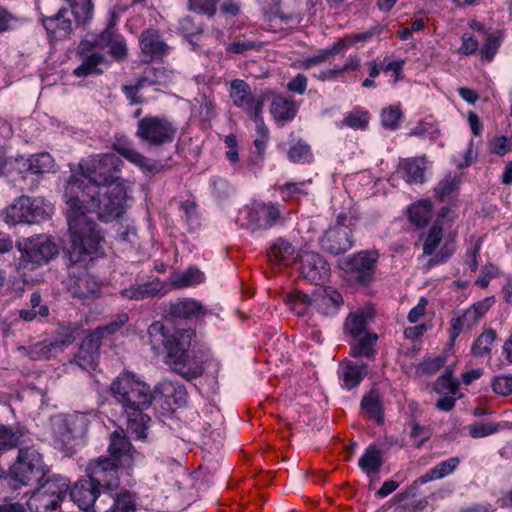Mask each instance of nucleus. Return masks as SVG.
<instances>
[{
	"instance_id": "c85d7f7f",
	"label": "nucleus",
	"mask_w": 512,
	"mask_h": 512,
	"mask_svg": "<svg viewBox=\"0 0 512 512\" xmlns=\"http://www.w3.org/2000/svg\"><path fill=\"white\" fill-rule=\"evenodd\" d=\"M15 164H17L20 172L41 174L48 172L53 167V159L49 153H40L32 155L28 159H24L23 157L16 158Z\"/></svg>"
},
{
	"instance_id": "473e14b6",
	"label": "nucleus",
	"mask_w": 512,
	"mask_h": 512,
	"mask_svg": "<svg viewBox=\"0 0 512 512\" xmlns=\"http://www.w3.org/2000/svg\"><path fill=\"white\" fill-rule=\"evenodd\" d=\"M163 288V283L159 279H155L142 285L123 289L121 295L126 299L141 300L159 294Z\"/></svg>"
},
{
	"instance_id": "f257e3e1",
	"label": "nucleus",
	"mask_w": 512,
	"mask_h": 512,
	"mask_svg": "<svg viewBox=\"0 0 512 512\" xmlns=\"http://www.w3.org/2000/svg\"><path fill=\"white\" fill-rule=\"evenodd\" d=\"M124 162L114 153L92 154L79 163L80 175L71 176L64 190L67 204L66 218L69 226L71 247L70 260L81 262L85 256L97 252L103 240L96 223L89 220L79 206L80 193L98 187L126 183L120 176Z\"/></svg>"
},
{
	"instance_id": "7ed1b4c3",
	"label": "nucleus",
	"mask_w": 512,
	"mask_h": 512,
	"mask_svg": "<svg viewBox=\"0 0 512 512\" xmlns=\"http://www.w3.org/2000/svg\"><path fill=\"white\" fill-rule=\"evenodd\" d=\"M160 332L163 336V345L167 350L168 363L174 372L190 381L201 376L204 372V365L197 356L189 353L195 331L191 328L176 329L171 335H166L163 324L153 323L149 333Z\"/></svg>"
},
{
	"instance_id": "c9c22d12",
	"label": "nucleus",
	"mask_w": 512,
	"mask_h": 512,
	"mask_svg": "<svg viewBox=\"0 0 512 512\" xmlns=\"http://www.w3.org/2000/svg\"><path fill=\"white\" fill-rule=\"evenodd\" d=\"M382 451L375 445H370L359 459V467L368 476L378 473L383 465Z\"/></svg>"
},
{
	"instance_id": "7c9ffc66",
	"label": "nucleus",
	"mask_w": 512,
	"mask_h": 512,
	"mask_svg": "<svg viewBox=\"0 0 512 512\" xmlns=\"http://www.w3.org/2000/svg\"><path fill=\"white\" fill-rule=\"evenodd\" d=\"M68 290L74 297L87 298L99 290V285L91 275L83 273L70 279Z\"/></svg>"
},
{
	"instance_id": "338daca9",
	"label": "nucleus",
	"mask_w": 512,
	"mask_h": 512,
	"mask_svg": "<svg viewBox=\"0 0 512 512\" xmlns=\"http://www.w3.org/2000/svg\"><path fill=\"white\" fill-rule=\"evenodd\" d=\"M256 47V43L253 41H249L242 38L235 39L232 43L229 44L227 47V51L235 53V54H241L246 51L252 50Z\"/></svg>"
},
{
	"instance_id": "bb28decb",
	"label": "nucleus",
	"mask_w": 512,
	"mask_h": 512,
	"mask_svg": "<svg viewBox=\"0 0 512 512\" xmlns=\"http://www.w3.org/2000/svg\"><path fill=\"white\" fill-rule=\"evenodd\" d=\"M97 45L100 48H109V54L117 61L126 59L128 48L125 38L116 33L112 26H108L98 37Z\"/></svg>"
},
{
	"instance_id": "6ab92c4d",
	"label": "nucleus",
	"mask_w": 512,
	"mask_h": 512,
	"mask_svg": "<svg viewBox=\"0 0 512 512\" xmlns=\"http://www.w3.org/2000/svg\"><path fill=\"white\" fill-rule=\"evenodd\" d=\"M320 244L323 250L332 255L343 254L353 247L352 229L349 227L330 228L320 239Z\"/></svg>"
},
{
	"instance_id": "680f3d73",
	"label": "nucleus",
	"mask_w": 512,
	"mask_h": 512,
	"mask_svg": "<svg viewBox=\"0 0 512 512\" xmlns=\"http://www.w3.org/2000/svg\"><path fill=\"white\" fill-rule=\"evenodd\" d=\"M410 437L414 440V445L419 448L431 437V430L427 426L414 423L411 429Z\"/></svg>"
},
{
	"instance_id": "864d4df0",
	"label": "nucleus",
	"mask_w": 512,
	"mask_h": 512,
	"mask_svg": "<svg viewBox=\"0 0 512 512\" xmlns=\"http://www.w3.org/2000/svg\"><path fill=\"white\" fill-rule=\"evenodd\" d=\"M369 122V114L363 110H354L348 113L343 121L342 125L348 126L352 129H365Z\"/></svg>"
},
{
	"instance_id": "1a4fd4ad",
	"label": "nucleus",
	"mask_w": 512,
	"mask_h": 512,
	"mask_svg": "<svg viewBox=\"0 0 512 512\" xmlns=\"http://www.w3.org/2000/svg\"><path fill=\"white\" fill-rule=\"evenodd\" d=\"M271 94L270 89L252 92L249 84L241 79H235L230 84L229 96L233 104L249 117L263 113L264 104Z\"/></svg>"
},
{
	"instance_id": "bf43d9fd",
	"label": "nucleus",
	"mask_w": 512,
	"mask_h": 512,
	"mask_svg": "<svg viewBox=\"0 0 512 512\" xmlns=\"http://www.w3.org/2000/svg\"><path fill=\"white\" fill-rule=\"evenodd\" d=\"M446 357L439 355L435 358H428L420 363L418 370L423 374H434L444 367Z\"/></svg>"
},
{
	"instance_id": "b1692460",
	"label": "nucleus",
	"mask_w": 512,
	"mask_h": 512,
	"mask_svg": "<svg viewBox=\"0 0 512 512\" xmlns=\"http://www.w3.org/2000/svg\"><path fill=\"white\" fill-rule=\"evenodd\" d=\"M139 45L145 62L156 60L167 54L169 47L156 29H146L139 37Z\"/></svg>"
},
{
	"instance_id": "49530a36",
	"label": "nucleus",
	"mask_w": 512,
	"mask_h": 512,
	"mask_svg": "<svg viewBox=\"0 0 512 512\" xmlns=\"http://www.w3.org/2000/svg\"><path fill=\"white\" fill-rule=\"evenodd\" d=\"M104 61V57L101 53L95 52L85 57L82 63L74 70V74L77 77H86L92 74L102 73L98 66Z\"/></svg>"
},
{
	"instance_id": "f3484780",
	"label": "nucleus",
	"mask_w": 512,
	"mask_h": 512,
	"mask_svg": "<svg viewBox=\"0 0 512 512\" xmlns=\"http://www.w3.org/2000/svg\"><path fill=\"white\" fill-rule=\"evenodd\" d=\"M248 225L253 230H267L280 218L278 206L273 203H252L247 207Z\"/></svg>"
},
{
	"instance_id": "4468645a",
	"label": "nucleus",
	"mask_w": 512,
	"mask_h": 512,
	"mask_svg": "<svg viewBox=\"0 0 512 512\" xmlns=\"http://www.w3.org/2000/svg\"><path fill=\"white\" fill-rule=\"evenodd\" d=\"M379 254L376 250H365L354 254L348 261L351 277L362 285L372 282Z\"/></svg>"
},
{
	"instance_id": "774afa93",
	"label": "nucleus",
	"mask_w": 512,
	"mask_h": 512,
	"mask_svg": "<svg viewBox=\"0 0 512 512\" xmlns=\"http://www.w3.org/2000/svg\"><path fill=\"white\" fill-rule=\"evenodd\" d=\"M498 47V40L494 37H488L483 47L481 48L482 59L491 61L496 54Z\"/></svg>"
},
{
	"instance_id": "9d476101",
	"label": "nucleus",
	"mask_w": 512,
	"mask_h": 512,
	"mask_svg": "<svg viewBox=\"0 0 512 512\" xmlns=\"http://www.w3.org/2000/svg\"><path fill=\"white\" fill-rule=\"evenodd\" d=\"M88 427L89 419L86 414L60 415L53 419V436L57 442L66 446L74 440L82 438L88 431Z\"/></svg>"
},
{
	"instance_id": "393cba45",
	"label": "nucleus",
	"mask_w": 512,
	"mask_h": 512,
	"mask_svg": "<svg viewBox=\"0 0 512 512\" xmlns=\"http://www.w3.org/2000/svg\"><path fill=\"white\" fill-rule=\"evenodd\" d=\"M101 342L97 334L87 335L75 355V363L83 370H95L99 357Z\"/></svg>"
},
{
	"instance_id": "aec40b11",
	"label": "nucleus",
	"mask_w": 512,
	"mask_h": 512,
	"mask_svg": "<svg viewBox=\"0 0 512 512\" xmlns=\"http://www.w3.org/2000/svg\"><path fill=\"white\" fill-rule=\"evenodd\" d=\"M43 26L53 40H64L73 32V21L68 8H61L54 16L44 17Z\"/></svg>"
},
{
	"instance_id": "a211bd4d",
	"label": "nucleus",
	"mask_w": 512,
	"mask_h": 512,
	"mask_svg": "<svg viewBox=\"0 0 512 512\" xmlns=\"http://www.w3.org/2000/svg\"><path fill=\"white\" fill-rule=\"evenodd\" d=\"M74 339L72 332H69L62 339H55L52 342H37L30 346H19L18 350L30 360H48L55 352L63 351Z\"/></svg>"
},
{
	"instance_id": "dca6fc26",
	"label": "nucleus",
	"mask_w": 512,
	"mask_h": 512,
	"mask_svg": "<svg viewBox=\"0 0 512 512\" xmlns=\"http://www.w3.org/2000/svg\"><path fill=\"white\" fill-rule=\"evenodd\" d=\"M443 238V228L437 222L430 228L423 243V255H434L431 261L434 264L445 262L455 252L454 240H446L440 250L436 253Z\"/></svg>"
},
{
	"instance_id": "de8ad7c7",
	"label": "nucleus",
	"mask_w": 512,
	"mask_h": 512,
	"mask_svg": "<svg viewBox=\"0 0 512 512\" xmlns=\"http://www.w3.org/2000/svg\"><path fill=\"white\" fill-rule=\"evenodd\" d=\"M496 337L497 334L495 330H484L472 345L471 353L473 354V356L479 357L490 354L491 345L495 341Z\"/></svg>"
},
{
	"instance_id": "79ce46f5",
	"label": "nucleus",
	"mask_w": 512,
	"mask_h": 512,
	"mask_svg": "<svg viewBox=\"0 0 512 512\" xmlns=\"http://www.w3.org/2000/svg\"><path fill=\"white\" fill-rule=\"evenodd\" d=\"M294 254V247L282 238L277 239L268 251V258L278 264L285 263Z\"/></svg>"
},
{
	"instance_id": "603ef678",
	"label": "nucleus",
	"mask_w": 512,
	"mask_h": 512,
	"mask_svg": "<svg viewBox=\"0 0 512 512\" xmlns=\"http://www.w3.org/2000/svg\"><path fill=\"white\" fill-rule=\"evenodd\" d=\"M500 425L495 422H477L468 426L472 438H483L498 432Z\"/></svg>"
},
{
	"instance_id": "412c9836",
	"label": "nucleus",
	"mask_w": 512,
	"mask_h": 512,
	"mask_svg": "<svg viewBox=\"0 0 512 512\" xmlns=\"http://www.w3.org/2000/svg\"><path fill=\"white\" fill-rule=\"evenodd\" d=\"M342 304L341 294L331 287H321L312 293V309L324 316L335 315Z\"/></svg>"
},
{
	"instance_id": "58836bf2",
	"label": "nucleus",
	"mask_w": 512,
	"mask_h": 512,
	"mask_svg": "<svg viewBox=\"0 0 512 512\" xmlns=\"http://www.w3.org/2000/svg\"><path fill=\"white\" fill-rule=\"evenodd\" d=\"M136 495L128 490L122 489L113 496V504L109 512H135Z\"/></svg>"
},
{
	"instance_id": "f8f14e48",
	"label": "nucleus",
	"mask_w": 512,
	"mask_h": 512,
	"mask_svg": "<svg viewBox=\"0 0 512 512\" xmlns=\"http://www.w3.org/2000/svg\"><path fill=\"white\" fill-rule=\"evenodd\" d=\"M493 303V298L488 297L474 303L462 312H457L450 320L449 337L451 341L454 342L461 332L471 330L488 312Z\"/></svg>"
},
{
	"instance_id": "4be33fe9",
	"label": "nucleus",
	"mask_w": 512,
	"mask_h": 512,
	"mask_svg": "<svg viewBox=\"0 0 512 512\" xmlns=\"http://www.w3.org/2000/svg\"><path fill=\"white\" fill-rule=\"evenodd\" d=\"M100 489L102 488L87 477L74 484L70 491V497L80 509L89 511L99 497Z\"/></svg>"
},
{
	"instance_id": "0eeeda50",
	"label": "nucleus",
	"mask_w": 512,
	"mask_h": 512,
	"mask_svg": "<svg viewBox=\"0 0 512 512\" xmlns=\"http://www.w3.org/2000/svg\"><path fill=\"white\" fill-rule=\"evenodd\" d=\"M1 217L6 224L14 226L19 223H40L48 218V213L41 198L23 195L2 210Z\"/></svg>"
},
{
	"instance_id": "2eb2a0df",
	"label": "nucleus",
	"mask_w": 512,
	"mask_h": 512,
	"mask_svg": "<svg viewBox=\"0 0 512 512\" xmlns=\"http://www.w3.org/2000/svg\"><path fill=\"white\" fill-rule=\"evenodd\" d=\"M122 471L118 462L107 457L92 461L88 468V478L102 489H111L118 485V471Z\"/></svg>"
},
{
	"instance_id": "0e129e2a",
	"label": "nucleus",
	"mask_w": 512,
	"mask_h": 512,
	"mask_svg": "<svg viewBox=\"0 0 512 512\" xmlns=\"http://www.w3.org/2000/svg\"><path fill=\"white\" fill-rule=\"evenodd\" d=\"M327 61H330V58L328 57L326 51L322 49L317 55L299 61V67L308 70L313 67L320 66Z\"/></svg>"
},
{
	"instance_id": "ddd939ff",
	"label": "nucleus",
	"mask_w": 512,
	"mask_h": 512,
	"mask_svg": "<svg viewBox=\"0 0 512 512\" xmlns=\"http://www.w3.org/2000/svg\"><path fill=\"white\" fill-rule=\"evenodd\" d=\"M298 257L300 274L308 282L318 285L329 277L330 265L319 253L302 251Z\"/></svg>"
},
{
	"instance_id": "052dcab7",
	"label": "nucleus",
	"mask_w": 512,
	"mask_h": 512,
	"mask_svg": "<svg viewBox=\"0 0 512 512\" xmlns=\"http://www.w3.org/2000/svg\"><path fill=\"white\" fill-rule=\"evenodd\" d=\"M202 276L198 269L189 268L174 283L177 287H188L201 282Z\"/></svg>"
},
{
	"instance_id": "37998d69",
	"label": "nucleus",
	"mask_w": 512,
	"mask_h": 512,
	"mask_svg": "<svg viewBox=\"0 0 512 512\" xmlns=\"http://www.w3.org/2000/svg\"><path fill=\"white\" fill-rule=\"evenodd\" d=\"M378 340L376 333H366L351 346V355L354 357L370 358L375 354L374 346Z\"/></svg>"
},
{
	"instance_id": "a19ab883",
	"label": "nucleus",
	"mask_w": 512,
	"mask_h": 512,
	"mask_svg": "<svg viewBox=\"0 0 512 512\" xmlns=\"http://www.w3.org/2000/svg\"><path fill=\"white\" fill-rule=\"evenodd\" d=\"M286 303L295 315L303 316L309 308H312V294L307 295L302 291L296 290L287 295Z\"/></svg>"
},
{
	"instance_id": "5701e85b",
	"label": "nucleus",
	"mask_w": 512,
	"mask_h": 512,
	"mask_svg": "<svg viewBox=\"0 0 512 512\" xmlns=\"http://www.w3.org/2000/svg\"><path fill=\"white\" fill-rule=\"evenodd\" d=\"M112 149L132 164L138 166L143 172L156 173L160 170L157 162L135 150L132 143L127 139H118L113 143Z\"/></svg>"
},
{
	"instance_id": "39448f33",
	"label": "nucleus",
	"mask_w": 512,
	"mask_h": 512,
	"mask_svg": "<svg viewBox=\"0 0 512 512\" xmlns=\"http://www.w3.org/2000/svg\"><path fill=\"white\" fill-rule=\"evenodd\" d=\"M69 489V481L63 476L54 475L31 494L27 506L33 512H50L56 510Z\"/></svg>"
},
{
	"instance_id": "6e6d98bb",
	"label": "nucleus",
	"mask_w": 512,
	"mask_h": 512,
	"mask_svg": "<svg viewBox=\"0 0 512 512\" xmlns=\"http://www.w3.org/2000/svg\"><path fill=\"white\" fill-rule=\"evenodd\" d=\"M128 321V315L123 313L116 317V319L112 320L110 323L104 326H100L96 328L91 334H97L100 342L105 335H111L117 332L120 328L124 326V324Z\"/></svg>"
},
{
	"instance_id": "f03ea898",
	"label": "nucleus",
	"mask_w": 512,
	"mask_h": 512,
	"mask_svg": "<svg viewBox=\"0 0 512 512\" xmlns=\"http://www.w3.org/2000/svg\"><path fill=\"white\" fill-rule=\"evenodd\" d=\"M109 391L121 407L126 432L117 429L109 435L108 457L119 463L123 473L132 476L138 452L126 433L135 440L148 439L152 423L149 410L155 400V390L135 373L124 371L111 382Z\"/></svg>"
},
{
	"instance_id": "4c0bfd02",
	"label": "nucleus",
	"mask_w": 512,
	"mask_h": 512,
	"mask_svg": "<svg viewBox=\"0 0 512 512\" xmlns=\"http://www.w3.org/2000/svg\"><path fill=\"white\" fill-rule=\"evenodd\" d=\"M370 313L364 309L351 312L344 323V330L353 338L359 337L366 329Z\"/></svg>"
},
{
	"instance_id": "6e6552de",
	"label": "nucleus",
	"mask_w": 512,
	"mask_h": 512,
	"mask_svg": "<svg viewBox=\"0 0 512 512\" xmlns=\"http://www.w3.org/2000/svg\"><path fill=\"white\" fill-rule=\"evenodd\" d=\"M46 465L42 454L33 446L23 447L18 451L16 462L13 464L11 477L21 485L39 482L46 474Z\"/></svg>"
},
{
	"instance_id": "4d7b16f0",
	"label": "nucleus",
	"mask_w": 512,
	"mask_h": 512,
	"mask_svg": "<svg viewBox=\"0 0 512 512\" xmlns=\"http://www.w3.org/2000/svg\"><path fill=\"white\" fill-rule=\"evenodd\" d=\"M310 156V146L301 140L292 145L288 150L289 160L294 163L307 161Z\"/></svg>"
},
{
	"instance_id": "69168bd1",
	"label": "nucleus",
	"mask_w": 512,
	"mask_h": 512,
	"mask_svg": "<svg viewBox=\"0 0 512 512\" xmlns=\"http://www.w3.org/2000/svg\"><path fill=\"white\" fill-rule=\"evenodd\" d=\"M308 87V78L304 74H297L287 83V89L290 92L303 95Z\"/></svg>"
},
{
	"instance_id": "20e7f679",
	"label": "nucleus",
	"mask_w": 512,
	"mask_h": 512,
	"mask_svg": "<svg viewBox=\"0 0 512 512\" xmlns=\"http://www.w3.org/2000/svg\"><path fill=\"white\" fill-rule=\"evenodd\" d=\"M127 186L126 183L98 187L97 191L90 189L80 193L79 206L83 214L95 212L103 222H112L120 218L127 208Z\"/></svg>"
},
{
	"instance_id": "423d86ee",
	"label": "nucleus",
	"mask_w": 512,
	"mask_h": 512,
	"mask_svg": "<svg viewBox=\"0 0 512 512\" xmlns=\"http://www.w3.org/2000/svg\"><path fill=\"white\" fill-rule=\"evenodd\" d=\"M177 133L175 123L164 116L147 115L137 123L136 137L149 147L172 143Z\"/></svg>"
},
{
	"instance_id": "8fccbe9b",
	"label": "nucleus",
	"mask_w": 512,
	"mask_h": 512,
	"mask_svg": "<svg viewBox=\"0 0 512 512\" xmlns=\"http://www.w3.org/2000/svg\"><path fill=\"white\" fill-rule=\"evenodd\" d=\"M458 189L456 177L451 174L446 175L436 186L435 195L441 201L452 197Z\"/></svg>"
},
{
	"instance_id": "a18cd8bd",
	"label": "nucleus",
	"mask_w": 512,
	"mask_h": 512,
	"mask_svg": "<svg viewBox=\"0 0 512 512\" xmlns=\"http://www.w3.org/2000/svg\"><path fill=\"white\" fill-rule=\"evenodd\" d=\"M68 9L70 10V16H73L78 24H86L93 15L91 0H71Z\"/></svg>"
},
{
	"instance_id": "13d9d810",
	"label": "nucleus",
	"mask_w": 512,
	"mask_h": 512,
	"mask_svg": "<svg viewBox=\"0 0 512 512\" xmlns=\"http://www.w3.org/2000/svg\"><path fill=\"white\" fill-rule=\"evenodd\" d=\"M492 389L495 393L507 396L512 393V375H503L494 377L491 381Z\"/></svg>"
},
{
	"instance_id": "2f4dec72",
	"label": "nucleus",
	"mask_w": 512,
	"mask_h": 512,
	"mask_svg": "<svg viewBox=\"0 0 512 512\" xmlns=\"http://www.w3.org/2000/svg\"><path fill=\"white\" fill-rule=\"evenodd\" d=\"M49 315V307L42 303V296L39 292H33L30 296L28 306L18 312V317L25 322H32L46 318Z\"/></svg>"
},
{
	"instance_id": "9b49d317",
	"label": "nucleus",
	"mask_w": 512,
	"mask_h": 512,
	"mask_svg": "<svg viewBox=\"0 0 512 512\" xmlns=\"http://www.w3.org/2000/svg\"><path fill=\"white\" fill-rule=\"evenodd\" d=\"M21 251V261L24 267L28 264L40 266L47 263L57 253L58 249L55 243L45 236L24 239L18 244Z\"/></svg>"
},
{
	"instance_id": "c03bdc74",
	"label": "nucleus",
	"mask_w": 512,
	"mask_h": 512,
	"mask_svg": "<svg viewBox=\"0 0 512 512\" xmlns=\"http://www.w3.org/2000/svg\"><path fill=\"white\" fill-rule=\"evenodd\" d=\"M23 437L21 428L0 425V453L18 446Z\"/></svg>"
},
{
	"instance_id": "f704fd0d",
	"label": "nucleus",
	"mask_w": 512,
	"mask_h": 512,
	"mask_svg": "<svg viewBox=\"0 0 512 512\" xmlns=\"http://www.w3.org/2000/svg\"><path fill=\"white\" fill-rule=\"evenodd\" d=\"M202 311V305L193 299H181L169 307V315L174 319H190Z\"/></svg>"
},
{
	"instance_id": "3c124183",
	"label": "nucleus",
	"mask_w": 512,
	"mask_h": 512,
	"mask_svg": "<svg viewBox=\"0 0 512 512\" xmlns=\"http://www.w3.org/2000/svg\"><path fill=\"white\" fill-rule=\"evenodd\" d=\"M402 110L399 105H390L382 110L381 124L386 129L395 130L399 127Z\"/></svg>"
},
{
	"instance_id": "09e8293b",
	"label": "nucleus",
	"mask_w": 512,
	"mask_h": 512,
	"mask_svg": "<svg viewBox=\"0 0 512 512\" xmlns=\"http://www.w3.org/2000/svg\"><path fill=\"white\" fill-rule=\"evenodd\" d=\"M460 382L453 378L452 371L447 369L435 382L434 390L439 394L454 395L458 391Z\"/></svg>"
},
{
	"instance_id": "c756f323",
	"label": "nucleus",
	"mask_w": 512,
	"mask_h": 512,
	"mask_svg": "<svg viewBox=\"0 0 512 512\" xmlns=\"http://www.w3.org/2000/svg\"><path fill=\"white\" fill-rule=\"evenodd\" d=\"M426 157L406 158L400 161L399 170L404 173L405 180L410 184L424 182Z\"/></svg>"
},
{
	"instance_id": "ea45409f",
	"label": "nucleus",
	"mask_w": 512,
	"mask_h": 512,
	"mask_svg": "<svg viewBox=\"0 0 512 512\" xmlns=\"http://www.w3.org/2000/svg\"><path fill=\"white\" fill-rule=\"evenodd\" d=\"M367 375V366L365 364H347L343 369V385L347 389H352L360 384Z\"/></svg>"
},
{
	"instance_id": "5fc2aeb1",
	"label": "nucleus",
	"mask_w": 512,
	"mask_h": 512,
	"mask_svg": "<svg viewBox=\"0 0 512 512\" xmlns=\"http://www.w3.org/2000/svg\"><path fill=\"white\" fill-rule=\"evenodd\" d=\"M219 0H188V9L209 17L215 15Z\"/></svg>"
},
{
	"instance_id": "e433bc0d",
	"label": "nucleus",
	"mask_w": 512,
	"mask_h": 512,
	"mask_svg": "<svg viewBox=\"0 0 512 512\" xmlns=\"http://www.w3.org/2000/svg\"><path fill=\"white\" fill-rule=\"evenodd\" d=\"M408 219L416 227H424L432 218V203L429 200H420L408 208Z\"/></svg>"
},
{
	"instance_id": "a878e982",
	"label": "nucleus",
	"mask_w": 512,
	"mask_h": 512,
	"mask_svg": "<svg viewBox=\"0 0 512 512\" xmlns=\"http://www.w3.org/2000/svg\"><path fill=\"white\" fill-rule=\"evenodd\" d=\"M270 97V113L276 122L287 123L296 117L298 105L293 98L273 92Z\"/></svg>"
},
{
	"instance_id": "cd10ccee",
	"label": "nucleus",
	"mask_w": 512,
	"mask_h": 512,
	"mask_svg": "<svg viewBox=\"0 0 512 512\" xmlns=\"http://www.w3.org/2000/svg\"><path fill=\"white\" fill-rule=\"evenodd\" d=\"M459 464L460 459L458 457H451L438 463L436 466L427 471L424 475L417 478L407 490L406 495L409 496L410 494H412V492L420 485L426 484L427 482L433 480L442 479L445 476L452 474Z\"/></svg>"
},
{
	"instance_id": "e2e57ef3",
	"label": "nucleus",
	"mask_w": 512,
	"mask_h": 512,
	"mask_svg": "<svg viewBox=\"0 0 512 512\" xmlns=\"http://www.w3.org/2000/svg\"><path fill=\"white\" fill-rule=\"evenodd\" d=\"M461 41L462 44L458 52L462 55L468 56L474 54L479 48L478 41L470 33H464L461 37Z\"/></svg>"
},
{
	"instance_id": "72a5a7b5",
	"label": "nucleus",
	"mask_w": 512,
	"mask_h": 512,
	"mask_svg": "<svg viewBox=\"0 0 512 512\" xmlns=\"http://www.w3.org/2000/svg\"><path fill=\"white\" fill-rule=\"evenodd\" d=\"M361 409L368 419L375 421L377 424L383 423L382 399L377 391L372 390L363 396Z\"/></svg>"
}]
</instances>
